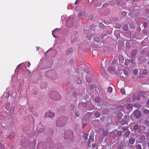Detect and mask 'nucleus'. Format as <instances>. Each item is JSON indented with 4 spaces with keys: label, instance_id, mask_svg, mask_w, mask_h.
I'll list each match as a JSON object with an SVG mask.
<instances>
[{
    "label": "nucleus",
    "instance_id": "f704fd0d",
    "mask_svg": "<svg viewBox=\"0 0 149 149\" xmlns=\"http://www.w3.org/2000/svg\"><path fill=\"white\" fill-rule=\"evenodd\" d=\"M0 148L1 149H4V146L2 144H0Z\"/></svg>",
    "mask_w": 149,
    "mask_h": 149
},
{
    "label": "nucleus",
    "instance_id": "bf43d9fd",
    "mask_svg": "<svg viewBox=\"0 0 149 149\" xmlns=\"http://www.w3.org/2000/svg\"><path fill=\"white\" fill-rule=\"evenodd\" d=\"M148 64L149 66V61L148 62Z\"/></svg>",
    "mask_w": 149,
    "mask_h": 149
},
{
    "label": "nucleus",
    "instance_id": "4d7b16f0",
    "mask_svg": "<svg viewBox=\"0 0 149 149\" xmlns=\"http://www.w3.org/2000/svg\"><path fill=\"white\" fill-rule=\"evenodd\" d=\"M45 84V87H46V84Z\"/></svg>",
    "mask_w": 149,
    "mask_h": 149
},
{
    "label": "nucleus",
    "instance_id": "5fc2aeb1",
    "mask_svg": "<svg viewBox=\"0 0 149 149\" xmlns=\"http://www.w3.org/2000/svg\"><path fill=\"white\" fill-rule=\"evenodd\" d=\"M148 146L149 147V142L148 143Z\"/></svg>",
    "mask_w": 149,
    "mask_h": 149
},
{
    "label": "nucleus",
    "instance_id": "4468645a",
    "mask_svg": "<svg viewBox=\"0 0 149 149\" xmlns=\"http://www.w3.org/2000/svg\"><path fill=\"white\" fill-rule=\"evenodd\" d=\"M115 68L114 67H110L108 68V70L110 72H112L113 71L115 70Z\"/></svg>",
    "mask_w": 149,
    "mask_h": 149
},
{
    "label": "nucleus",
    "instance_id": "a878e982",
    "mask_svg": "<svg viewBox=\"0 0 149 149\" xmlns=\"http://www.w3.org/2000/svg\"><path fill=\"white\" fill-rule=\"evenodd\" d=\"M139 125H135L133 127V129L134 130H137L138 128Z\"/></svg>",
    "mask_w": 149,
    "mask_h": 149
},
{
    "label": "nucleus",
    "instance_id": "a211bd4d",
    "mask_svg": "<svg viewBox=\"0 0 149 149\" xmlns=\"http://www.w3.org/2000/svg\"><path fill=\"white\" fill-rule=\"evenodd\" d=\"M136 148V149H141V145L138 144H136L135 146Z\"/></svg>",
    "mask_w": 149,
    "mask_h": 149
},
{
    "label": "nucleus",
    "instance_id": "c9c22d12",
    "mask_svg": "<svg viewBox=\"0 0 149 149\" xmlns=\"http://www.w3.org/2000/svg\"><path fill=\"white\" fill-rule=\"evenodd\" d=\"M121 15L124 16H125L126 15V13L125 11H123L121 13Z\"/></svg>",
    "mask_w": 149,
    "mask_h": 149
},
{
    "label": "nucleus",
    "instance_id": "c03bdc74",
    "mask_svg": "<svg viewBox=\"0 0 149 149\" xmlns=\"http://www.w3.org/2000/svg\"><path fill=\"white\" fill-rule=\"evenodd\" d=\"M143 26L144 28H146L147 27V24L145 23L143 24Z\"/></svg>",
    "mask_w": 149,
    "mask_h": 149
},
{
    "label": "nucleus",
    "instance_id": "49530a36",
    "mask_svg": "<svg viewBox=\"0 0 149 149\" xmlns=\"http://www.w3.org/2000/svg\"><path fill=\"white\" fill-rule=\"evenodd\" d=\"M73 96H74V97H76L77 96V93L76 92H74L73 94Z\"/></svg>",
    "mask_w": 149,
    "mask_h": 149
},
{
    "label": "nucleus",
    "instance_id": "ea45409f",
    "mask_svg": "<svg viewBox=\"0 0 149 149\" xmlns=\"http://www.w3.org/2000/svg\"><path fill=\"white\" fill-rule=\"evenodd\" d=\"M102 22L104 23L106 25H109L110 24V23L106 21H102Z\"/></svg>",
    "mask_w": 149,
    "mask_h": 149
},
{
    "label": "nucleus",
    "instance_id": "6e6552de",
    "mask_svg": "<svg viewBox=\"0 0 149 149\" xmlns=\"http://www.w3.org/2000/svg\"><path fill=\"white\" fill-rule=\"evenodd\" d=\"M125 106L127 109L128 110L131 109L133 108L132 105L131 104H127Z\"/></svg>",
    "mask_w": 149,
    "mask_h": 149
},
{
    "label": "nucleus",
    "instance_id": "9d476101",
    "mask_svg": "<svg viewBox=\"0 0 149 149\" xmlns=\"http://www.w3.org/2000/svg\"><path fill=\"white\" fill-rule=\"evenodd\" d=\"M86 13L84 11H83L81 12L79 14H78V15L79 17H82V16H84L85 15Z\"/></svg>",
    "mask_w": 149,
    "mask_h": 149
},
{
    "label": "nucleus",
    "instance_id": "37998d69",
    "mask_svg": "<svg viewBox=\"0 0 149 149\" xmlns=\"http://www.w3.org/2000/svg\"><path fill=\"white\" fill-rule=\"evenodd\" d=\"M108 4L107 3H105L103 5V6L104 7H106L108 6Z\"/></svg>",
    "mask_w": 149,
    "mask_h": 149
},
{
    "label": "nucleus",
    "instance_id": "cd10ccee",
    "mask_svg": "<svg viewBox=\"0 0 149 149\" xmlns=\"http://www.w3.org/2000/svg\"><path fill=\"white\" fill-rule=\"evenodd\" d=\"M133 73L135 75H136L138 73V71L137 69H135L133 71Z\"/></svg>",
    "mask_w": 149,
    "mask_h": 149
},
{
    "label": "nucleus",
    "instance_id": "f03ea898",
    "mask_svg": "<svg viewBox=\"0 0 149 149\" xmlns=\"http://www.w3.org/2000/svg\"><path fill=\"white\" fill-rule=\"evenodd\" d=\"M92 3H93L94 7L96 8L100 7L102 4L101 3L98 2V0H93Z\"/></svg>",
    "mask_w": 149,
    "mask_h": 149
},
{
    "label": "nucleus",
    "instance_id": "a19ab883",
    "mask_svg": "<svg viewBox=\"0 0 149 149\" xmlns=\"http://www.w3.org/2000/svg\"><path fill=\"white\" fill-rule=\"evenodd\" d=\"M130 27L131 29H133L134 28V26L133 24H131L129 26Z\"/></svg>",
    "mask_w": 149,
    "mask_h": 149
},
{
    "label": "nucleus",
    "instance_id": "c756f323",
    "mask_svg": "<svg viewBox=\"0 0 149 149\" xmlns=\"http://www.w3.org/2000/svg\"><path fill=\"white\" fill-rule=\"evenodd\" d=\"M116 0H111L110 1V4L111 5H114L115 3Z\"/></svg>",
    "mask_w": 149,
    "mask_h": 149
},
{
    "label": "nucleus",
    "instance_id": "79ce46f5",
    "mask_svg": "<svg viewBox=\"0 0 149 149\" xmlns=\"http://www.w3.org/2000/svg\"><path fill=\"white\" fill-rule=\"evenodd\" d=\"M77 40V38L76 37H75L72 40V42H74L75 41H76Z\"/></svg>",
    "mask_w": 149,
    "mask_h": 149
},
{
    "label": "nucleus",
    "instance_id": "1a4fd4ad",
    "mask_svg": "<svg viewBox=\"0 0 149 149\" xmlns=\"http://www.w3.org/2000/svg\"><path fill=\"white\" fill-rule=\"evenodd\" d=\"M129 143L131 144H134L135 141V139L134 137H131L129 140Z\"/></svg>",
    "mask_w": 149,
    "mask_h": 149
},
{
    "label": "nucleus",
    "instance_id": "2f4dec72",
    "mask_svg": "<svg viewBox=\"0 0 149 149\" xmlns=\"http://www.w3.org/2000/svg\"><path fill=\"white\" fill-rule=\"evenodd\" d=\"M143 112L144 113L148 114L149 113V111L147 109H145L143 110Z\"/></svg>",
    "mask_w": 149,
    "mask_h": 149
},
{
    "label": "nucleus",
    "instance_id": "e2e57ef3",
    "mask_svg": "<svg viewBox=\"0 0 149 149\" xmlns=\"http://www.w3.org/2000/svg\"><path fill=\"white\" fill-rule=\"evenodd\" d=\"M120 57H122V56H120L119 57V58Z\"/></svg>",
    "mask_w": 149,
    "mask_h": 149
},
{
    "label": "nucleus",
    "instance_id": "f3484780",
    "mask_svg": "<svg viewBox=\"0 0 149 149\" xmlns=\"http://www.w3.org/2000/svg\"><path fill=\"white\" fill-rule=\"evenodd\" d=\"M88 134L86 133H85L83 135V137L84 139L85 140H86L88 139Z\"/></svg>",
    "mask_w": 149,
    "mask_h": 149
},
{
    "label": "nucleus",
    "instance_id": "dca6fc26",
    "mask_svg": "<svg viewBox=\"0 0 149 149\" xmlns=\"http://www.w3.org/2000/svg\"><path fill=\"white\" fill-rule=\"evenodd\" d=\"M130 134V132L127 130L125 133V136L126 138H127L129 135Z\"/></svg>",
    "mask_w": 149,
    "mask_h": 149
},
{
    "label": "nucleus",
    "instance_id": "69168bd1",
    "mask_svg": "<svg viewBox=\"0 0 149 149\" xmlns=\"http://www.w3.org/2000/svg\"><path fill=\"white\" fill-rule=\"evenodd\" d=\"M84 70H85L86 71V70H85V69H84ZM84 72H85V71H84Z\"/></svg>",
    "mask_w": 149,
    "mask_h": 149
},
{
    "label": "nucleus",
    "instance_id": "72a5a7b5",
    "mask_svg": "<svg viewBox=\"0 0 149 149\" xmlns=\"http://www.w3.org/2000/svg\"><path fill=\"white\" fill-rule=\"evenodd\" d=\"M14 135H10L8 136L9 138L10 139H13L14 138Z\"/></svg>",
    "mask_w": 149,
    "mask_h": 149
},
{
    "label": "nucleus",
    "instance_id": "f257e3e1",
    "mask_svg": "<svg viewBox=\"0 0 149 149\" xmlns=\"http://www.w3.org/2000/svg\"><path fill=\"white\" fill-rule=\"evenodd\" d=\"M50 98L51 99L58 100L60 99V94L57 92L53 91L51 92L49 94Z\"/></svg>",
    "mask_w": 149,
    "mask_h": 149
},
{
    "label": "nucleus",
    "instance_id": "c85d7f7f",
    "mask_svg": "<svg viewBox=\"0 0 149 149\" xmlns=\"http://www.w3.org/2000/svg\"><path fill=\"white\" fill-rule=\"evenodd\" d=\"M107 90L109 92L111 93L113 89L112 87H109L108 88Z\"/></svg>",
    "mask_w": 149,
    "mask_h": 149
},
{
    "label": "nucleus",
    "instance_id": "39448f33",
    "mask_svg": "<svg viewBox=\"0 0 149 149\" xmlns=\"http://www.w3.org/2000/svg\"><path fill=\"white\" fill-rule=\"evenodd\" d=\"M137 52L138 51L136 49H134L131 51L130 55L132 58L136 57Z\"/></svg>",
    "mask_w": 149,
    "mask_h": 149
},
{
    "label": "nucleus",
    "instance_id": "20e7f679",
    "mask_svg": "<svg viewBox=\"0 0 149 149\" xmlns=\"http://www.w3.org/2000/svg\"><path fill=\"white\" fill-rule=\"evenodd\" d=\"M133 113H134L135 117L137 118H139L141 115L140 111L137 109L134 111Z\"/></svg>",
    "mask_w": 149,
    "mask_h": 149
},
{
    "label": "nucleus",
    "instance_id": "13d9d810",
    "mask_svg": "<svg viewBox=\"0 0 149 149\" xmlns=\"http://www.w3.org/2000/svg\"><path fill=\"white\" fill-rule=\"evenodd\" d=\"M103 134L104 135V136H105V135H107V134H104V133H103Z\"/></svg>",
    "mask_w": 149,
    "mask_h": 149
},
{
    "label": "nucleus",
    "instance_id": "f8f14e48",
    "mask_svg": "<svg viewBox=\"0 0 149 149\" xmlns=\"http://www.w3.org/2000/svg\"><path fill=\"white\" fill-rule=\"evenodd\" d=\"M119 123L122 125H123L127 124V123L126 122V121H125V120L123 119V120H120L119 121Z\"/></svg>",
    "mask_w": 149,
    "mask_h": 149
},
{
    "label": "nucleus",
    "instance_id": "603ef678",
    "mask_svg": "<svg viewBox=\"0 0 149 149\" xmlns=\"http://www.w3.org/2000/svg\"><path fill=\"white\" fill-rule=\"evenodd\" d=\"M139 99H140V97H137V100H139Z\"/></svg>",
    "mask_w": 149,
    "mask_h": 149
},
{
    "label": "nucleus",
    "instance_id": "8fccbe9b",
    "mask_svg": "<svg viewBox=\"0 0 149 149\" xmlns=\"http://www.w3.org/2000/svg\"><path fill=\"white\" fill-rule=\"evenodd\" d=\"M147 104L148 106H149V100H148V101Z\"/></svg>",
    "mask_w": 149,
    "mask_h": 149
},
{
    "label": "nucleus",
    "instance_id": "7ed1b4c3",
    "mask_svg": "<svg viewBox=\"0 0 149 149\" xmlns=\"http://www.w3.org/2000/svg\"><path fill=\"white\" fill-rule=\"evenodd\" d=\"M54 113H52L50 111H48L45 113V116L46 118H52V117L54 116Z\"/></svg>",
    "mask_w": 149,
    "mask_h": 149
},
{
    "label": "nucleus",
    "instance_id": "0eeeda50",
    "mask_svg": "<svg viewBox=\"0 0 149 149\" xmlns=\"http://www.w3.org/2000/svg\"><path fill=\"white\" fill-rule=\"evenodd\" d=\"M58 32L57 31L56 29H55L52 31V34L53 36L55 38H56L57 37V35Z\"/></svg>",
    "mask_w": 149,
    "mask_h": 149
},
{
    "label": "nucleus",
    "instance_id": "4be33fe9",
    "mask_svg": "<svg viewBox=\"0 0 149 149\" xmlns=\"http://www.w3.org/2000/svg\"><path fill=\"white\" fill-rule=\"evenodd\" d=\"M92 35L91 34H87L86 36V38L89 40H90L92 38Z\"/></svg>",
    "mask_w": 149,
    "mask_h": 149
},
{
    "label": "nucleus",
    "instance_id": "bb28decb",
    "mask_svg": "<svg viewBox=\"0 0 149 149\" xmlns=\"http://www.w3.org/2000/svg\"><path fill=\"white\" fill-rule=\"evenodd\" d=\"M86 80L87 82H91L92 81V79L91 78H86Z\"/></svg>",
    "mask_w": 149,
    "mask_h": 149
},
{
    "label": "nucleus",
    "instance_id": "b1692460",
    "mask_svg": "<svg viewBox=\"0 0 149 149\" xmlns=\"http://www.w3.org/2000/svg\"><path fill=\"white\" fill-rule=\"evenodd\" d=\"M122 134V132L121 131H118L117 132V136H121Z\"/></svg>",
    "mask_w": 149,
    "mask_h": 149
},
{
    "label": "nucleus",
    "instance_id": "412c9836",
    "mask_svg": "<svg viewBox=\"0 0 149 149\" xmlns=\"http://www.w3.org/2000/svg\"><path fill=\"white\" fill-rule=\"evenodd\" d=\"M95 42H99L100 40V38L98 37H96L94 39V40Z\"/></svg>",
    "mask_w": 149,
    "mask_h": 149
},
{
    "label": "nucleus",
    "instance_id": "6e6d98bb",
    "mask_svg": "<svg viewBox=\"0 0 149 149\" xmlns=\"http://www.w3.org/2000/svg\"><path fill=\"white\" fill-rule=\"evenodd\" d=\"M59 121V119L57 120V123H58Z\"/></svg>",
    "mask_w": 149,
    "mask_h": 149
},
{
    "label": "nucleus",
    "instance_id": "5701e85b",
    "mask_svg": "<svg viewBox=\"0 0 149 149\" xmlns=\"http://www.w3.org/2000/svg\"><path fill=\"white\" fill-rule=\"evenodd\" d=\"M76 81L79 84H80L81 83V81L79 79L77 78L76 79Z\"/></svg>",
    "mask_w": 149,
    "mask_h": 149
},
{
    "label": "nucleus",
    "instance_id": "7c9ffc66",
    "mask_svg": "<svg viewBox=\"0 0 149 149\" xmlns=\"http://www.w3.org/2000/svg\"><path fill=\"white\" fill-rule=\"evenodd\" d=\"M128 129V128L127 127H123L122 128V130H123V131H124V132L127 130Z\"/></svg>",
    "mask_w": 149,
    "mask_h": 149
},
{
    "label": "nucleus",
    "instance_id": "052dcab7",
    "mask_svg": "<svg viewBox=\"0 0 149 149\" xmlns=\"http://www.w3.org/2000/svg\"><path fill=\"white\" fill-rule=\"evenodd\" d=\"M73 104H71V106H72V107H73Z\"/></svg>",
    "mask_w": 149,
    "mask_h": 149
},
{
    "label": "nucleus",
    "instance_id": "393cba45",
    "mask_svg": "<svg viewBox=\"0 0 149 149\" xmlns=\"http://www.w3.org/2000/svg\"><path fill=\"white\" fill-rule=\"evenodd\" d=\"M99 26L100 27L103 28V27L105 26L104 24L102 22H100L99 24Z\"/></svg>",
    "mask_w": 149,
    "mask_h": 149
},
{
    "label": "nucleus",
    "instance_id": "4c0bfd02",
    "mask_svg": "<svg viewBox=\"0 0 149 149\" xmlns=\"http://www.w3.org/2000/svg\"><path fill=\"white\" fill-rule=\"evenodd\" d=\"M75 115L77 117H78L79 116V112L78 111L75 112Z\"/></svg>",
    "mask_w": 149,
    "mask_h": 149
},
{
    "label": "nucleus",
    "instance_id": "e433bc0d",
    "mask_svg": "<svg viewBox=\"0 0 149 149\" xmlns=\"http://www.w3.org/2000/svg\"><path fill=\"white\" fill-rule=\"evenodd\" d=\"M116 27L117 29H120V28L121 26L119 24H116Z\"/></svg>",
    "mask_w": 149,
    "mask_h": 149
},
{
    "label": "nucleus",
    "instance_id": "a18cd8bd",
    "mask_svg": "<svg viewBox=\"0 0 149 149\" xmlns=\"http://www.w3.org/2000/svg\"><path fill=\"white\" fill-rule=\"evenodd\" d=\"M86 123H83L82 124V128L83 129L86 126Z\"/></svg>",
    "mask_w": 149,
    "mask_h": 149
},
{
    "label": "nucleus",
    "instance_id": "6ab92c4d",
    "mask_svg": "<svg viewBox=\"0 0 149 149\" xmlns=\"http://www.w3.org/2000/svg\"><path fill=\"white\" fill-rule=\"evenodd\" d=\"M95 101L97 103H98L100 101V99L99 97H97L95 99Z\"/></svg>",
    "mask_w": 149,
    "mask_h": 149
},
{
    "label": "nucleus",
    "instance_id": "aec40b11",
    "mask_svg": "<svg viewBox=\"0 0 149 149\" xmlns=\"http://www.w3.org/2000/svg\"><path fill=\"white\" fill-rule=\"evenodd\" d=\"M100 115V114L99 112H97L95 113L94 116H95L96 118H97L99 117Z\"/></svg>",
    "mask_w": 149,
    "mask_h": 149
},
{
    "label": "nucleus",
    "instance_id": "ddd939ff",
    "mask_svg": "<svg viewBox=\"0 0 149 149\" xmlns=\"http://www.w3.org/2000/svg\"><path fill=\"white\" fill-rule=\"evenodd\" d=\"M94 141V139L93 137H92L91 136H90V137L88 141V143L89 145L91 142H93Z\"/></svg>",
    "mask_w": 149,
    "mask_h": 149
},
{
    "label": "nucleus",
    "instance_id": "de8ad7c7",
    "mask_svg": "<svg viewBox=\"0 0 149 149\" xmlns=\"http://www.w3.org/2000/svg\"><path fill=\"white\" fill-rule=\"evenodd\" d=\"M96 146V145L95 143H94L93 144V145H92V148H95Z\"/></svg>",
    "mask_w": 149,
    "mask_h": 149
},
{
    "label": "nucleus",
    "instance_id": "3c124183",
    "mask_svg": "<svg viewBox=\"0 0 149 149\" xmlns=\"http://www.w3.org/2000/svg\"><path fill=\"white\" fill-rule=\"evenodd\" d=\"M80 69H84V68L82 67H81V68H80Z\"/></svg>",
    "mask_w": 149,
    "mask_h": 149
},
{
    "label": "nucleus",
    "instance_id": "2eb2a0df",
    "mask_svg": "<svg viewBox=\"0 0 149 149\" xmlns=\"http://www.w3.org/2000/svg\"><path fill=\"white\" fill-rule=\"evenodd\" d=\"M129 116L127 115H125L123 118V120H125V121H126L127 123V122L129 121Z\"/></svg>",
    "mask_w": 149,
    "mask_h": 149
},
{
    "label": "nucleus",
    "instance_id": "09e8293b",
    "mask_svg": "<svg viewBox=\"0 0 149 149\" xmlns=\"http://www.w3.org/2000/svg\"><path fill=\"white\" fill-rule=\"evenodd\" d=\"M78 1V0H76V1H75V4H78L79 2Z\"/></svg>",
    "mask_w": 149,
    "mask_h": 149
},
{
    "label": "nucleus",
    "instance_id": "423d86ee",
    "mask_svg": "<svg viewBox=\"0 0 149 149\" xmlns=\"http://www.w3.org/2000/svg\"><path fill=\"white\" fill-rule=\"evenodd\" d=\"M73 50L71 48L68 49L66 51L65 54L66 56H71L72 55Z\"/></svg>",
    "mask_w": 149,
    "mask_h": 149
},
{
    "label": "nucleus",
    "instance_id": "864d4df0",
    "mask_svg": "<svg viewBox=\"0 0 149 149\" xmlns=\"http://www.w3.org/2000/svg\"><path fill=\"white\" fill-rule=\"evenodd\" d=\"M125 30L126 31H127V29H126Z\"/></svg>",
    "mask_w": 149,
    "mask_h": 149
},
{
    "label": "nucleus",
    "instance_id": "680f3d73",
    "mask_svg": "<svg viewBox=\"0 0 149 149\" xmlns=\"http://www.w3.org/2000/svg\"><path fill=\"white\" fill-rule=\"evenodd\" d=\"M104 111H103V113H104V114H105V113L104 112Z\"/></svg>",
    "mask_w": 149,
    "mask_h": 149
},
{
    "label": "nucleus",
    "instance_id": "9b49d317",
    "mask_svg": "<svg viewBox=\"0 0 149 149\" xmlns=\"http://www.w3.org/2000/svg\"><path fill=\"white\" fill-rule=\"evenodd\" d=\"M146 140V138L144 135H143L141 136L140 138V141L141 143H142L145 141Z\"/></svg>",
    "mask_w": 149,
    "mask_h": 149
},
{
    "label": "nucleus",
    "instance_id": "0e129e2a",
    "mask_svg": "<svg viewBox=\"0 0 149 149\" xmlns=\"http://www.w3.org/2000/svg\"><path fill=\"white\" fill-rule=\"evenodd\" d=\"M133 123H131V124H133Z\"/></svg>",
    "mask_w": 149,
    "mask_h": 149
},
{
    "label": "nucleus",
    "instance_id": "58836bf2",
    "mask_svg": "<svg viewBox=\"0 0 149 149\" xmlns=\"http://www.w3.org/2000/svg\"><path fill=\"white\" fill-rule=\"evenodd\" d=\"M128 15L129 16H131V17H133L134 16V14L132 12L130 13Z\"/></svg>",
    "mask_w": 149,
    "mask_h": 149
},
{
    "label": "nucleus",
    "instance_id": "473e14b6",
    "mask_svg": "<svg viewBox=\"0 0 149 149\" xmlns=\"http://www.w3.org/2000/svg\"><path fill=\"white\" fill-rule=\"evenodd\" d=\"M120 92L122 94H124L125 93V91L124 89H121L120 90Z\"/></svg>",
    "mask_w": 149,
    "mask_h": 149
}]
</instances>
